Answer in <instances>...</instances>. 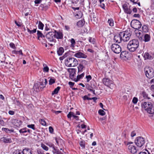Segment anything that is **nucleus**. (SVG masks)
Returning a JSON list of instances; mask_svg holds the SVG:
<instances>
[{
    "label": "nucleus",
    "instance_id": "nucleus-1",
    "mask_svg": "<svg viewBox=\"0 0 154 154\" xmlns=\"http://www.w3.org/2000/svg\"><path fill=\"white\" fill-rule=\"evenodd\" d=\"M141 106L147 112L150 114H154V102L151 100L149 102H142Z\"/></svg>",
    "mask_w": 154,
    "mask_h": 154
},
{
    "label": "nucleus",
    "instance_id": "nucleus-2",
    "mask_svg": "<svg viewBox=\"0 0 154 154\" xmlns=\"http://www.w3.org/2000/svg\"><path fill=\"white\" fill-rule=\"evenodd\" d=\"M139 45V43L138 40L134 39L129 41L127 45V48L130 51L133 52L138 48Z\"/></svg>",
    "mask_w": 154,
    "mask_h": 154
},
{
    "label": "nucleus",
    "instance_id": "nucleus-3",
    "mask_svg": "<svg viewBox=\"0 0 154 154\" xmlns=\"http://www.w3.org/2000/svg\"><path fill=\"white\" fill-rule=\"evenodd\" d=\"M66 65L69 67H74L79 63L77 60L74 57H69L65 60Z\"/></svg>",
    "mask_w": 154,
    "mask_h": 154
},
{
    "label": "nucleus",
    "instance_id": "nucleus-4",
    "mask_svg": "<svg viewBox=\"0 0 154 154\" xmlns=\"http://www.w3.org/2000/svg\"><path fill=\"white\" fill-rule=\"evenodd\" d=\"M131 34V31L130 30L125 32H120L121 38H122V40L124 42L128 41L130 38Z\"/></svg>",
    "mask_w": 154,
    "mask_h": 154
},
{
    "label": "nucleus",
    "instance_id": "nucleus-5",
    "mask_svg": "<svg viewBox=\"0 0 154 154\" xmlns=\"http://www.w3.org/2000/svg\"><path fill=\"white\" fill-rule=\"evenodd\" d=\"M131 27L135 29V32H136L138 29L140 28L141 26V24L140 21L137 20H133L131 21Z\"/></svg>",
    "mask_w": 154,
    "mask_h": 154
},
{
    "label": "nucleus",
    "instance_id": "nucleus-6",
    "mask_svg": "<svg viewBox=\"0 0 154 154\" xmlns=\"http://www.w3.org/2000/svg\"><path fill=\"white\" fill-rule=\"evenodd\" d=\"M145 143L144 138L142 137H138L136 138L134 140V143L138 147H141L143 146Z\"/></svg>",
    "mask_w": 154,
    "mask_h": 154
},
{
    "label": "nucleus",
    "instance_id": "nucleus-7",
    "mask_svg": "<svg viewBox=\"0 0 154 154\" xmlns=\"http://www.w3.org/2000/svg\"><path fill=\"white\" fill-rule=\"evenodd\" d=\"M45 37L48 41L50 42H56V40L55 38L54 32H50L46 34Z\"/></svg>",
    "mask_w": 154,
    "mask_h": 154
},
{
    "label": "nucleus",
    "instance_id": "nucleus-8",
    "mask_svg": "<svg viewBox=\"0 0 154 154\" xmlns=\"http://www.w3.org/2000/svg\"><path fill=\"white\" fill-rule=\"evenodd\" d=\"M145 72L146 76L149 79H151L154 76V71L151 67L145 69Z\"/></svg>",
    "mask_w": 154,
    "mask_h": 154
},
{
    "label": "nucleus",
    "instance_id": "nucleus-9",
    "mask_svg": "<svg viewBox=\"0 0 154 154\" xmlns=\"http://www.w3.org/2000/svg\"><path fill=\"white\" fill-rule=\"evenodd\" d=\"M112 50L116 54H119L121 51V48L120 46L116 44H112L111 47Z\"/></svg>",
    "mask_w": 154,
    "mask_h": 154
},
{
    "label": "nucleus",
    "instance_id": "nucleus-10",
    "mask_svg": "<svg viewBox=\"0 0 154 154\" xmlns=\"http://www.w3.org/2000/svg\"><path fill=\"white\" fill-rule=\"evenodd\" d=\"M103 82L104 85L110 88L111 85H113L112 81L108 78H105L103 79Z\"/></svg>",
    "mask_w": 154,
    "mask_h": 154
},
{
    "label": "nucleus",
    "instance_id": "nucleus-11",
    "mask_svg": "<svg viewBox=\"0 0 154 154\" xmlns=\"http://www.w3.org/2000/svg\"><path fill=\"white\" fill-rule=\"evenodd\" d=\"M122 8L125 13L129 14H131L132 11L130 9V6H128L126 4H125L123 5Z\"/></svg>",
    "mask_w": 154,
    "mask_h": 154
},
{
    "label": "nucleus",
    "instance_id": "nucleus-12",
    "mask_svg": "<svg viewBox=\"0 0 154 154\" xmlns=\"http://www.w3.org/2000/svg\"><path fill=\"white\" fill-rule=\"evenodd\" d=\"M54 37L55 38H57L58 39H61L63 38V35L62 33L57 32L56 30H54Z\"/></svg>",
    "mask_w": 154,
    "mask_h": 154
},
{
    "label": "nucleus",
    "instance_id": "nucleus-13",
    "mask_svg": "<svg viewBox=\"0 0 154 154\" xmlns=\"http://www.w3.org/2000/svg\"><path fill=\"white\" fill-rule=\"evenodd\" d=\"M74 56L78 58H85L87 57L86 55L80 52L76 53L74 54Z\"/></svg>",
    "mask_w": 154,
    "mask_h": 154
},
{
    "label": "nucleus",
    "instance_id": "nucleus-14",
    "mask_svg": "<svg viewBox=\"0 0 154 154\" xmlns=\"http://www.w3.org/2000/svg\"><path fill=\"white\" fill-rule=\"evenodd\" d=\"M114 40H115L116 43H120L122 40V38H121V35L120 32L118 35H116L114 36Z\"/></svg>",
    "mask_w": 154,
    "mask_h": 154
},
{
    "label": "nucleus",
    "instance_id": "nucleus-15",
    "mask_svg": "<svg viewBox=\"0 0 154 154\" xmlns=\"http://www.w3.org/2000/svg\"><path fill=\"white\" fill-rule=\"evenodd\" d=\"M0 140L5 143H10L12 142L11 139L8 137H3L0 139Z\"/></svg>",
    "mask_w": 154,
    "mask_h": 154
},
{
    "label": "nucleus",
    "instance_id": "nucleus-16",
    "mask_svg": "<svg viewBox=\"0 0 154 154\" xmlns=\"http://www.w3.org/2000/svg\"><path fill=\"white\" fill-rule=\"evenodd\" d=\"M22 123V121L18 119H14L13 121V123L14 125L17 127H20Z\"/></svg>",
    "mask_w": 154,
    "mask_h": 154
},
{
    "label": "nucleus",
    "instance_id": "nucleus-17",
    "mask_svg": "<svg viewBox=\"0 0 154 154\" xmlns=\"http://www.w3.org/2000/svg\"><path fill=\"white\" fill-rule=\"evenodd\" d=\"M128 149L133 154H134L137 152V150L135 146L132 145H129L128 146Z\"/></svg>",
    "mask_w": 154,
    "mask_h": 154
},
{
    "label": "nucleus",
    "instance_id": "nucleus-18",
    "mask_svg": "<svg viewBox=\"0 0 154 154\" xmlns=\"http://www.w3.org/2000/svg\"><path fill=\"white\" fill-rule=\"evenodd\" d=\"M55 140L57 144L59 146L60 145L61 146H63V144L64 143V141L63 140L60 138H58L57 137L55 138Z\"/></svg>",
    "mask_w": 154,
    "mask_h": 154
},
{
    "label": "nucleus",
    "instance_id": "nucleus-19",
    "mask_svg": "<svg viewBox=\"0 0 154 154\" xmlns=\"http://www.w3.org/2000/svg\"><path fill=\"white\" fill-rule=\"evenodd\" d=\"M128 56V54L127 51H122L120 55V57L121 58H127Z\"/></svg>",
    "mask_w": 154,
    "mask_h": 154
},
{
    "label": "nucleus",
    "instance_id": "nucleus-20",
    "mask_svg": "<svg viewBox=\"0 0 154 154\" xmlns=\"http://www.w3.org/2000/svg\"><path fill=\"white\" fill-rule=\"evenodd\" d=\"M75 70L74 69H71V71L70 72L69 77L72 80H74V76L75 74Z\"/></svg>",
    "mask_w": 154,
    "mask_h": 154
},
{
    "label": "nucleus",
    "instance_id": "nucleus-21",
    "mask_svg": "<svg viewBox=\"0 0 154 154\" xmlns=\"http://www.w3.org/2000/svg\"><path fill=\"white\" fill-rule=\"evenodd\" d=\"M85 73H83L80 75H77L76 78H74V81L75 82L78 81L80 79H82L84 76Z\"/></svg>",
    "mask_w": 154,
    "mask_h": 154
},
{
    "label": "nucleus",
    "instance_id": "nucleus-22",
    "mask_svg": "<svg viewBox=\"0 0 154 154\" xmlns=\"http://www.w3.org/2000/svg\"><path fill=\"white\" fill-rule=\"evenodd\" d=\"M143 57L145 59H148L151 60L153 58V57L152 56L150 55H149L148 53H145L143 55Z\"/></svg>",
    "mask_w": 154,
    "mask_h": 154
},
{
    "label": "nucleus",
    "instance_id": "nucleus-23",
    "mask_svg": "<svg viewBox=\"0 0 154 154\" xmlns=\"http://www.w3.org/2000/svg\"><path fill=\"white\" fill-rule=\"evenodd\" d=\"M64 51L63 48L62 47H60L57 50V53L59 56L61 55Z\"/></svg>",
    "mask_w": 154,
    "mask_h": 154
},
{
    "label": "nucleus",
    "instance_id": "nucleus-24",
    "mask_svg": "<svg viewBox=\"0 0 154 154\" xmlns=\"http://www.w3.org/2000/svg\"><path fill=\"white\" fill-rule=\"evenodd\" d=\"M144 38L145 42H148L150 40V36L149 35L146 34L144 35Z\"/></svg>",
    "mask_w": 154,
    "mask_h": 154
},
{
    "label": "nucleus",
    "instance_id": "nucleus-25",
    "mask_svg": "<svg viewBox=\"0 0 154 154\" xmlns=\"http://www.w3.org/2000/svg\"><path fill=\"white\" fill-rule=\"evenodd\" d=\"M22 152L23 154H32L31 150L29 149H23Z\"/></svg>",
    "mask_w": 154,
    "mask_h": 154
},
{
    "label": "nucleus",
    "instance_id": "nucleus-26",
    "mask_svg": "<svg viewBox=\"0 0 154 154\" xmlns=\"http://www.w3.org/2000/svg\"><path fill=\"white\" fill-rule=\"evenodd\" d=\"M12 53L13 54H19L20 55H23L22 50H20L19 51H17L16 50L13 51H12Z\"/></svg>",
    "mask_w": 154,
    "mask_h": 154
},
{
    "label": "nucleus",
    "instance_id": "nucleus-27",
    "mask_svg": "<svg viewBox=\"0 0 154 154\" xmlns=\"http://www.w3.org/2000/svg\"><path fill=\"white\" fill-rule=\"evenodd\" d=\"M84 23H85L84 21L83 20H81L79 21L77 23V25L79 27H81L83 26Z\"/></svg>",
    "mask_w": 154,
    "mask_h": 154
},
{
    "label": "nucleus",
    "instance_id": "nucleus-28",
    "mask_svg": "<svg viewBox=\"0 0 154 154\" xmlns=\"http://www.w3.org/2000/svg\"><path fill=\"white\" fill-rule=\"evenodd\" d=\"M84 68H85L84 66H83L82 65H81V64H79L78 67V73H79V72H82V69Z\"/></svg>",
    "mask_w": 154,
    "mask_h": 154
},
{
    "label": "nucleus",
    "instance_id": "nucleus-29",
    "mask_svg": "<svg viewBox=\"0 0 154 154\" xmlns=\"http://www.w3.org/2000/svg\"><path fill=\"white\" fill-rule=\"evenodd\" d=\"M2 130L3 131H5L6 133H11V132H14V130L13 129H9L8 128H2Z\"/></svg>",
    "mask_w": 154,
    "mask_h": 154
},
{
    "label": "nucleus",
    "instance_id": "nucleus-30",
    "mask_svg": "<svg viewBox=\"0 0 154 154\" xmlns=\"http://www.w3.org/2000/svg\"><path fill=\"white\" fill-rule=\"evenodd\" d=\"M60 88V87L58 86L56 88H55L54 91L52 92V94L53 95L54 94H57Z\"/></svg>",
    "mask_w": 154,
    "mask_h": 154
},
{
    "label": "nucleus",
    "instance_id": "nucleus-31",
    "mask_svg": "<svg viewBox=\"0 0 154 154\" xmlns=\"http://www.w3.org/2000/svg\"><path fill=\"white\" fill-rule=\"evenodd\" d=\"M37 36H38V37H40L42 38H44L45 37V35H43L41 32L39 31H37Z\"/></svg>",
    "mask_w": 154,
    "mask_h": 154
},
{
    "label": "nucleus",
    "instance_id": "nucleus-32",
    "mask_svg": "<svg viewBox=\"0 0 154 154\" xmlns=\"http://www.w3.org/2000/svg\"><path fill=\"white\" fill-rule=\"evenodd\" d=\"M27 31L30 34H33L36 32V28L34 29L33 30H30V29L27 28Z\"/></svg>",
    "mask_w": 154,
    "mask_h": 154
},
{
    "label": "nucleus",
    "instance_id": "nucleus-33",
    "mask_svg": "<svg viewBox=\"0 0 154 154\" xmlns=\"http://www.w3.org/2000/svg\"><path fill=\"white\" fill-rule=\"evenodd\" d=\"M108 23H109V25L111 26H114V21L113 20L110 18L108 20Z\"/></svg>",
    "mask_w": 154,
    "mask_h": 154
},
{
    "label": "nucleus",
    "instance_id": "nucleus-34",
    "mask_svg": "<svg viewBox=\"0 0 154 154\" xmlns=\"http://www.w3.org/2000/svg\"><path fill=\"white\" fill-rule=\"evenodd\" d=\"M44 25L42 23L41 21H39L38 22V27L39 29L42 30L43 29Z\"/></svg>",
    "mask_w": 154,
    "mask_h": 154
},
{
    "label": "nucleus",
    "instance_id": "nucleus-35",
    "mask_svg": "<svg viewBox=\"0 0 154 154\" xmlns=\"http://www.w3.org/2000/svg\"><path fill=\"white\" fill-rule=\"evenodd\" d=\"M44 68L43 71L44 72H48L49 71V68L46 64H44L43 65Z\"/></svg>",
    "mask_w": 154,
    "mask_h": 154
},
{
    "label": "nucleus",
    "instance_id": "nucleus-36",
    "mask_svg": "<svg viewBox=\"0 0 154 154\" xmlns=\"http://www.w3.org/2000/svg\"><path fill=\"white\" fill-rule=\"evenodd\" d=\"M71 44L70 45V47L73 48L75 47V40L73 38H71Z\"/></svg>",
    "mask_w": 154,
    "mask_h": 154
},
{
    "label": "nucleus",
    "instance_id": "nucleus-37",
    "mask_svg": "<svg viewBox=\"0 0 154 154\" xmlns=\"http://www.w3.org/2000/svg\"><path fill=\"white\" fill-rule=\"evenodd\" d=\"M83 14L81 11H79L78 13L76 14L75 16L78 18H80L82 17Z\"/></svg>",
    "mask_w": 154,
    "mask_h": 154
},
{
    "label": "nucleus",
    "instance_id": "nucleus-38",
    "mask_svg": "<svg viewBox=\"0 0 154 154\" xmlns=\"http://www.w3.org/2000/svg\"><path fill=\"white\" fill-rule=\"evenodd\" d=\"M19 132L20 134H23L26 132V128H22L19 130Z\"/></svg>",
    "mask_w": 154,
    "mask_h": 154
},
{
    "label": "nucleus",
    "instance_id": "nucleus-39",
    "mask_svg": "<svg viewBox=\"0 0 154 154\" xmlns=\"http://www.w3.org/2000/svg\"><path fill=\"white\" fill-rule=\"evenodd\" d=\"M54 151H53L54 154H61L62 152L59 150L54 148Z\"/></svg>",
    "mask_w": 154,
    "mask_h": 154
},
{
    "label": "nucleus",
    "instance_id": "nucleus-40",
    "mask_svg": "<svg viewBox=\"0 0 154 154\" xmlns=\"http://www.w3.org/2000/svg\"><path fill=\"white\" fill-rule=\"evenodd\" d=\"M143 97L145 98H147L149 99H150V98L148 97V94L146 93L145 92H143Z\"/></svg>",
    "mask_w": 154,
    "mask_h": 154
},
{
    "label": "nucleus",
    "instance_id": "nucleus-41",
    "mask_svg": "<svg viewBox=\"0 0 154 154\" xmlns=\"http://www.w3.org/2000/svg\"><path fill=\"white\" fill-rule=\"evenodd\" d=\"M87 61L85 60H82L81 61V63H79V64H81V65H82L83 66H85L87 64Z\"/></svg>",
    "mask_w": 154,
    "mask_h": 154
},
{
    "label": "nucleus",
    "instance_id": "nucleus-42",
    "mask_svg": "<svg viewBox=\"0 0 154 154\" xmlns=\"http://www.w3.org/2000/svg\"><path fill=\"white\" fill-rule=\"evenodd\" d=\"M98 113L100 115L102 116L104 115L105 114V112L102 109H100L99 110Z\"/></svg>",
    "mask_w": 154,
    "mask_h": 154
},
{
    "label": "nucleus",
    "instance_id": "nucleus-43",
    "mask_svg": "<svg viewBox=\"0 0 154 154\" xmlns=\"http://www.w3.org/2000/svg\"><path fill=\"white\" fill-rule=\"evenodd\" d=\"M55 79L53 78H51L49 80V84L52 85L55 82Z\"/></svg>",
    "mask_w": 154,
    "mask_h": 154
},
{
    "label": "nucleus",
    "instance_id": "nucleus-44",
    "mask_svg": "<svg viewBox=\"0 0 154 154\" xmlns=\"http://www.w3.org/2000/svg\"><path fill=\"white\" fill-rule=\"evenodd\" d=\"M79 144L80 146L82 147L83 148H85V141H80L79 143Z\"/></svg>",
    "mask_w": 154,
    "mask_h": 154
},
{
    "label": "nucleus",
    "instance_id": "nucleus-45",
    "mask_svg": "<svg viewBox=\"0 0 154 154\" xmlns=\"http://www.w3.org/2000/svg\"><path fill=\"white\" fill-rule=\"evenodd\" d=\"M27 127L29 128H32L33 130H35V129L34 124L28 125H27Z\"/></svg>",
    "mask_w": 154,
    "mask_h": 154
},
{
    "label": "nucleus",
    "instance_id": "nucleus-46",
    "mask_svg": "<svg viewBox=\"0 0 154 154\" xmlns=\"http://www.w3.org/2000/svg\"><path fill=\"white\" fill-rule=\"evenodd\" d=\"M74 113L72 112H70L69 113V114L67 115V117L68 118L70 119L71 118V117L72 116L73 117Z\"/></svg>",
    "mask_w": 154,
    "mask_h": 154
},
{
    "label": "nucleus",
    "instance_id": "nucleus-47",
    "mask_svg": "<svg viewBox=\"0 0 154 154\" xmlns=\"http://www.w3.org/2000/svg\"><path fill=\"white\" fill-rule=\"evenodd\" d=\"M142 28L144 32H146L148 31V27L146 25H144L143 26Z\"/></svg>",
    "mask_w": 154,
    "mask_h": 154
},
{
    "label": "nucleus",
    "instance_id": "nucleus-48",
    "mask_svg": "<svg viewBox=\"0 0 154 154\" xmlns=\"http://www.w3.org/2000/svg\"><path fill=\"white\" fill-rule=\"evenodd\" d=\"M41 146L42 148L45 150L47 151L48 149V148L45 144H42L41 145Z\"/></svg>",
    "mask_w": 154,
    "mask_h": 154
},
{
    "label": "nucleus",
    "instance_id": "nucleus-49",
    "mask_svg": "<svg viewBox=\"0 0 154 154\" xmlns=\"http://www.w3.org/2000/svg\"><path fill=\"white\" fill-rule=\"evenodd\" d=\"M89 41L90 42L92 43L93 44H94L95 43L94 39L93 38H92L91 37H89Z\"/></svg>",
    "mask_w": 154,
    "mask_h": 154
},
{
    "label": "nucleus",
    "instance_id": "nucleus-50",
    "mask_svg": "<svg viewBox=\"0 0 154 154\" xmlns=\"http://www.w3.org/2000/svg\"><path fill=\"white\" fill-rule=\"evenodd\" d=\"M40 122L43 125H45L46 124V122L43 119H41L40 120Z\"/></svg>",
    "mask_w": 154,
    "mask_h": 154
},
{
    "label": "nucleus",
    "instance_id": "nucleus-51",
    "mask_svg": "<svg viewBox=\"0 0 154 154\" xmlns=\"http://www.w3.org/2000/svg\"><path fill=\"white\" fill-rule=\"evenodd\" d=\"M138 100V99L136 97H134L133 98V99L132 100V102L134 104H136L137 103Z\"/></svg>",
    "mask_w": 154,
    "mask_h": 154
},
{
    "label": "nucleus",
    "instance_id": "nucleus-52",
    "mask_svg": "<svg viewBox=\"0 0 154 154\" xmlns=\"http://www.w3.org/2000/svg\"><path fill=\"white\" fill-rule=\"evenodd\" d=\"M86 77L87 79V82H88L92 79L91 76L90 75H88L86 76Z\"/></svg>",
    "mask_w": 154,
    "mask_h": 154
},
{
    "label": "nucleus",
    "instance_id": "nucleus-53",
    "mask_svg": "<svg viewBox=\"0 0 154 154\" xmlns=\"http://www.w3.org/2000/svg\"><path fill=\"white\" fill-rule=\"evenodd\" d=\"M49 129L50 133L53 134L54 131V129L51 126H50L49 128Z\"/></svg>",
    "mask_w": 154,
    "mask_h": 154
},
{
    "label": "nucleus",
    "instance_id": "nucleus-54",
    "mask_svg": "<svg viewBox=\"0 0 154 154\" xmlns=\"http://www.w3.org/2000/svg\"><path fill=\"white\" fill-rule=\"evenodd\" d=\"M10 46L11 48L13 49H15L16 48L14 44L13 43H11L10 44Z\"/></svg>",
    "mask_w": 154,
    "mask_h": 154
},
{
    "label": "nucleus",
    "instance_id": "nucleus-55",
    "mask_svg": "<svg viewBox=\"0 0 154 154\" xmlns=\"http://www.w3.org/2000/svg\"><path fill=\"white\" fill-rule=\"evenodd\" d=\"M136 135V132L135 131H133L131 134V136L133 137Z\"/></svg>",
    "mask_w": 154,
    "mask_h": 154
},
{
    "label": "nucleus",
    "instance_id": "nucleus-56",
    "mask_svg": "<svg viewBox=\"0 0 154 154\" xmlns=\"http://www.w3.org/2000/svg\"><path fill=\"white\" fill-rule=\"evenodd\" d=\"M0 124L2 125H4V122L3 120L2 119V118L0 116Z\"/></svg>",
    "mask_w": 154,
    "mask_h": 154
},
{
    "label": "nucleus",
    "instance_id": "nucleus-57",
    "mask_svg": "<svg viewBox=\"0 0 154 154\" xmlns=\"http://www.w3.org/2000/svg\"><path fill=\"white\" fill-rule=\"evenodd\" d=\"M87 88L88 90H89L91 92H92V91H93V88L89 86H88L87 87Z\"/></svg>",
    "mask_w": 154,
    "mask_h": 154
},
{
    "label": "nucleus",
    "instance_id": "nucleus-58",
    "mask_svg": "<svg viewBox=\"0 0 154 154\" xmlns=\"http://www.w3.org/2000/svg\"><path fill=\"white\" fill-rule=\"evenodd\" d=\"M131 2L133 3V5L135 4L138 2V0H130Z\"/></svg>",
    "mask_w": 154,
    "mask_h": 154
},
{
    "label": "nucleus",
    "instance_id": "nucleus-59",
    "mask_svg": "<svg viewBox=\"0 0 154 154\" xmlns=\"http://www.w3.org/2000/svg\"><path fill=\"white\" fill-rule=\"evenodd\" d=\"M42 1V0H35L34 2L35 4H38L41 3Z\"/></svg>",
    "mask_w": 154,
    "mask_h": 154
},
{
    "label": "nucleus",
    "instance_id": "nucleus-60",
    "mask_svg": "<svg viewBox=\"0 0 154 154\" xmlns=\"http://www.w3.org/2000/svg\"><path fill=\"white\" fill-rule=\"evenodd\" d=\"M74 84L75 83L74 82H69L68 83L69 85L70 86V87L71 88L74 86Z\"/></svg>",
    "mask_w": 154,
    "mask_h": 154
},
{
    "label": "nucleus",
    "instance_id": "nucleus-61",
    "mask_svg": "<svg viewBox=\"0 0 154 154\" xmlns=\"http://www.w3.org/2000/svg\"><path fill=\"white\" fill-rule=\"evenodd\" d=\"M133 17L139 18L140 17V15L139 14H134L133 15Z\"/></svg>",
    "mask_w": 154,
    "mask_h": 154
},
{
    "label": "nucleus",
    "instance_id": "nucleus-62",
    "mask_svg": "<svg viewBox=\"0 0 154 154\" xmlns=\"http://www.w3.org/2000/svg\"><path fill=\"white\" fill-rule=\"evenodd\" d=\"M8 113L10 115H13L14 113V112L13 111L10 110Z\"/></svg>",
    "mask_w": 154,
    "mask_h": 154
},
{
    "label": "nucleus",
    "instance_id": "nucleus-63",
    "mask_svg": "<svg viewBox=\"0 0 154 154\" xmlns=\"http://www.w3.org/2000/svg\"><path fill=\"white\" fill-rule=\"evenodd\" d=\"M68 55V53H66L62 57L63 59H64L66 58Z\"/></svg>",
    "mask_w": 154,
    "mask_h": 154
},
{
    "label": "nucleus",
    "instance_id": "nucleus-64",
    "mask_svg": "<svg viewBox=\"0 0 154 154\" xmlns=\"http://www.w3.org/2000/svg\"><path fill=\"white\" fill-rule=\"evenodd\" d=\"M37 152L38 154H44L43 153L42 151H41V150H37Z\"/></svg>",
    "mask_w": 154,
    "mask_h": 154
}]
</instances>
